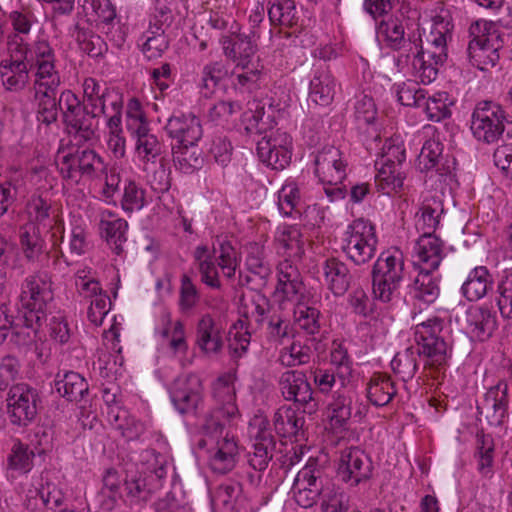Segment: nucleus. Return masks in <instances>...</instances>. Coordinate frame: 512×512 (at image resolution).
Masks as SVG:
<instances>
[{
	"instance_id": "4",
	"label": "nucleus",
	"mask_w": 512,
	"mask_h": 512,
	"mask_svg": "<svg viewBox=\"0 0 512 512\" xmlns=\"http://www.w3.org/2000/svg\"><path fill=\"white\" fill-rule=\"evenodd\" d=\"M404 277V253L396 247L381 252L371 271L373 298L386 304L398 301Z\"/></svg>"
},
{
	"instance_id": "17",
	"label": "nucleus",
	"mask_w": 512,
	"mask_h": 512,
	"mask_svg": "<svg viewBox=\"0 0 512 512\" xmlns=\"http://www.w3.org/2000/svg\"><path fill=\"white\" fill-rule=\"evenodd\" d=\"M509 403V385L500 380L486 391L477 410L491 426L501 427L509 419Z\"/></svg>"
},
{
	"instance_id": "37",
	"label": "nucleus",
	"mask_w": 512,
	"mask_h": 512,
	"mask_svg": "<svg viewBox=\"0 0 512 512\" xmlns=\"http://www.w3.org/2000/svg\"><path fill=\"white\" fill-rule=\"evenodd\" d=\"M98 30L117 45L124 42V34L117 18L116 9L110 0H98Z\"/></svg>"
},
{
	"instance_id": "26",
	"label": "nucleus",
	"mask_w": 512,
	"mask_h": 512,
	"mask_svg": "<svg viewBox=\"0 0 512 512\" xmlns=\"http://www.w3.org/2000/svg\"><path fill=\"white\" fill-rule=\"evenodd\" d=\"M165 130L175 140L172 145L197 144L203 134L199 118L190 114L170 117Z\"/></svg>"
},
{
	"instance_id": "10",
	"label": "nucleus",
	"mask_w": 512,
	"mask_h": 512,
	"mask_svg": "<svg viewBox=\"0 0 512 512\" xmlns=\"http://www.w3.org/2000/svg\"><path fill=\"white\" fill-rule=\"evenodd\" d=\"M328 480L324 468L316 459L310 458L297 473L292 491L296 503L303 508H311L320 502L322 487Z\"/></svg>"
},
{
	"instance_id": "14",
	"label": "nucleus",
	"mask_w": 512,
	"mask_h": 512,
	"mask_svg": "<svg viewBox=\"0 0 512 512\" xmlns=\"http://www.w3.org/2000/svg\"><path fill=\"white\" fill-rule=\"evenodd\" d=\"M505 112L492 101L479 102L472 114L471 131L476 139L485 143L496 142L504 132Z\"/></svg>"
},
{
	"instance_id": "59",
	"label": "nucleus",
	"mask_w": 512,
	"mask_h": 512,
	"mask_svg": "<svg viewBox=\"0 0 512 512\" xmlns=\"http://www.w3.org/2000/svg\"><path fill=\"white\" fill-rule=\"evenodd\" d=\"M34 450L19 440L14 441L8 456V468L20 474H26L33 468Z\"/></svg>"
},
{
	"instance_id": "61",
	"label": "nucleus",
	"mask_w": 512,
	"mask_h": 512,
	"mask_svg": "<svg viewBox=\"0 0 512 512\" xmlns=\"http://www.w3.org/2000/svg\"><path fill=\"white\" fill-rule=\"evenodd\" d=\"M240 492L241 486L238 483L226 482L219 485L211 498L212 507L222 512H233Z\"/></svg>"
},
{
	"instance_id": "33",
	"label": "nucleus",
	"mask_w": 512,
	"mask_h": 512,
	"mask_svg": "<svg viewBox=\"0 0 512 512\" xmlns=\"http://www.w3.org/2000/svg\"><path fill=\"white\" fill-rule=\"evenodd\" d=\"M126 229L127 222L124 219L116 217L110 211H107V218L105 211L101 213V237L116 255H120L123 251V244L126 242Z\"/></svg>"
},
{
	"instance_id": "22",
	"label": "nucleus",
	"mask_w": 512,
	"mask_h": 512,
	"mask_svg": "<svg viewBox=\"0 0 512 512\" xmlns=\"http://www.w3.org/2000/svg\"><path fill=\"white\" fill-rule=\"evenodd\" d=\"M276 295L287 301L304 299L305 286L298 267L290 260L285 259L277 265Z\"/></svg>"
},
{
	"instance_id": "50",
	"label": "nucleus",
	"mask_w": 512,
	"mask_h": 512,
	"mask_svg": "<svg viewBox=\"0 0 512 512\" xmlns=\"http://www.w3.org/2000/svg\"><path fill=\"white\" fill-rule=\"evenodd\" d=\"M246 267L248 271L258 278L257 287L265 286L271 274V269L264 257V249L258 243L247 247Z\"/></svg>"
},
{
	"instance_id": "16",
	"label": "nucleus",
	"mask_w": 512,
	"mask_h": 512,
	"mask_svg": "<svg viewBox=\"0 0 512 512\" xmlns=\"http://www.w3.org/2000/svg\"><path fill=\"white\" fill-rule=\"evenodd\" d=\"M259 159L275 170L286 168L292 158V138L281 130L271 132L257 142Z\"/></svg>"
},
{
	"instance_id": "41",
	"label": "nucleus",
	"mask_w": 512,
	"mask_h": 512,
	"mask_svg": "<svg viewBox=\"0 0 512 512\" xmlns=\"http://www.w3.org/2000/svg\"><path fill=\"white\" fill-rule=\"evenodd\" d=\"M40 315L32 312H23L16 316L15 323L9 329L11 341L17 346H27L31 344L38 330V321Z\"/></svg>"
},
{
	"instance_id": "34",
	"label": "nucleus",
	"mask_w": 512,
	"mask_h": 512,
	"mask_svg": "<svg viewBox=\"0 0 512 512\" xmlns=\"http://www.w3.org/2000/svg\"><path fill=\"white\" fill-rule=\"evenodd\" d=\"M161 487V483L148 480L142 473L128 471L124 482L125 497L130 504L146 502Z\"/></svg>"
},
{
	"instance_id": "24",
	"label": "nucleus",
	"mask_w": 512,
	"mask_h": 512,
	"mask_svg": "<svg viewBox=\"0 0 512 512\" xmlns=\"http://www.w3.org/2000/svg\"><path fill=\"white\" fill-rule=\"evenodd\" d=\"M337 82L327 64L314 65L313 76L309 85V101L321 107L329 106L335 97Z\"/></svg>"
},
{
	"instance_id": "9",
	"label": "nucleus",
	"mask_w": 512,
	"mask_h": 512,
	"mask_svg": "<svg viewBox=\"0 0 512 512\" xmlns=\"http://www.w3.org/2000/svg\"><path fill=\"white\" fill-rule=\"evenodd\" d=\"M58 105L67 127L85 141L91 140L95 133V108H91L86 102L80 103L70 90L61 93Z\"/></svg>"
},
{
	"instance_id": "55",
	"label": "nucleus",
	"mask_w": 512,
	"mask_h": 512,
	"mask_svg": "<svg viewBox=\"0 0 512 512\" xmlns=\"http://www.w3.org/2000/svg\"><path fill=\"white\" fill-rule=\"evenodd\" d=\"M396 166L376 165L375 185L383 194L390 195L397 192L402 186L404 175L402 169Z\"/></svg>"
},
{
	"instance_id": "63",
	"label": "nucleus",
	"mask_w": 512,
	"mask_h": 512,
	"mask_svg": "<svg viewBox=\"0 0 512 512\" xmlns=\"http://www.w3.org/2000/svg\"><path fill=\"white\" fill-rule=\"evenodd\" d=\"M300 190L295 182H287L278 192V209L285 217H293L300 214Z\"/></svg>"
},
{
	"instance_id": "39",
	"label": "nucleus",
	"mask_w": 512,
	"mask_h": 512,
	"mask_svg": "<svg viewBox=\"0 0 512 512\" xmlns=\"http://www.w3.org/2000/svg\"><path fill=\"white\" fill-rule=\"evenodd\" d=\"M396 393L395 382L386 374H373L367 384V397L377 407L389 404Z\"/></svg>"
},
{
	"instance_id": "1",
	"label": "nucleus",
	"mask_w": 512,
	"mask_h": 512,
	"mask_svg": "<svg viewBox=\"0 0 512 512\" xmlns=\"http://www.w3.org/2000/svg\"><path fill=\"white\" fill-rule=\"evenodd\" d=\"M25 57L36 68L33 88L38 103L37 120L49 125L57 119L59 105L55 95L61 83L55 67L54 51L48 41L39 40Z\"/></svg>"
},
{
	"instance_id": "2",
	"label": "nucleus",
	"mask_w": 512,
	"mask_h": 512,
	"mask_svg": "<svg viewBox=\"0 0 512 512\" xmlns=\"http://www.w3.org/2000/svg\"><path fill=\"white\" fill-rule=\"evenodd\" d=\"M453 25L448 12L432 16L430 31L426 35L427 47L416 52L411 62L412 73L423 84H430L438 75V65L447 59V40Z\"/></svg>"
},
{
	"instance_id": "52",
	"label": "nucleus",
	"mask_w": 512,
	"mask_h": 512,
	"mask_svg": "<svg viewBox=\"0 0 512 512\" xmlns=\"http://www.w3.org/2000/svg\"><path fill=\"white\" fill-rule=\"evenodd\" d=\"M269 20L272 24L293 27L298 24L299 12L293 0H273L268 8Z\"/></svg>"
},
{
	"instance_id": "7",
	"label": "nucleus",
	"mask_w": 512,
	"mask_h": 512,
	"mask_svg": "<svg viewBox=\"0 0 512 512\" xmlns=\"http://www.w3.org/2000/svg\"><path fill=\"white\" fill-rule=\"evenodd\" d=\"M377 243L374 225L359 218L348 225L341 240V250L355 265H363L374 257Z\"/></svg>"
},
{
	"instance_id": "6",
	"label": "nucleus",
	"mask_w": 512,
	"mask_h": 512,
	"mask_svg": "<svg viewBox=\"0 0 512 512\" xmlns=\"http://www.w3.org/2000/svg\"><path fill=\"white\" fill-rule=\"evenodd\" d=\"M193 260L200 274V281L216 290L222 288L218 268L225 277L231 279L240 264L237 250L228 241H220L219 247H214L213 251L207 245H198L193 251Z\"/></svg>"
},
{
	"instance_id": "56",
	"label": "nucleus",
	"mask_w": 512,
	"mask_h": 512,
	"mask_svg": "<svg viewBox=\"0 0 512 512\" xmlns=\"http://www.w3.org/2000/svg\"><path fill=\"white\" fill-rule=\"evenodd\" d=\"M138 45L144 56L152 60L162 56L169 47V41L164 32L146 29L138 38Z\"/></svg>"
},
{
	"instance_id": "27",
	"label": "nucleus",
	"mask_w": 512,
	"mask_h": 512,
	"mask_svg": "<svg viewBox=\"0 0 512 512\" xmlns=\"http://www.w3.org/2000/svg\"><path fill=\"white\" fill-rule=\"evenodd\" d=\"M466 323L471 337L479 341L489 339L498 326L496 313L485 306L469 307L466 311Z\"/></svg>"
},
{
	"instance_id": "44",
	"label": "nucleus",
	"mask_w": 512,
	"mask_h": 512,
	"mask_svg": "<svg viewBox=\"0 0 512 512\" xmlns=\"http://www.w3.org/2000/svg\"><path fill=\"white\" fill-rule=\"evenodd\" d=\"M55 389L68 401H78L88 392V384L86 380L76 372H58L55 378Z\"/></svg>"
},
{
	"instance_id": "21",
	"label": "nucleus",
	"mask_w": 512,
	"mask_h": 512,
	"mask_svg": "<svg viewBox=\"0 0 512 512\" xmlns=\"http://www.w3.org/2000/svg\"><path fill=\"white\" fill-rule=\"evenodd\" d=\"M275 109L270 99L248 101L247 109L241 115V123L248 134H262L274 124Z\"/></svg>"
},
{
	"instance_id": "62",
	"label": "nucleus",
	"mask_w": 512,
	"mask_h": 512,
	"mask_svg": "<svg viewBox=\"0 0 512 512\" xmlns=\"http://www.w3.org/2000/svg\"><path fill=\"white\" fill-rule=\"evenodd\" d=\"M20 243L27 260L34 261L42 253L44 241L38 226L25 224L20 229Z\"/></svg>"
},
{
	"instance_id": "38",
	"label": "nucleus",
	"mask_w": 512,
	"mask_h": 512,
	"mask_svg": "<svg viewBox=\"0 0 512 512\" xmlns=\"http://www.w3.org/2000/svg\"><path fill=\"white\" fill-rule=\"evenodd\" d=\"M439 277L434 271L419 269L411 285V293L415 300L424 304H432L440 295Z\"/></svg>"
},
{
	"instance_id": "25",
	"label": "nucleus",
	"mask_w": 512,
	"mask_h": 512,
	"mask_svg": "<svg viewBox=\"0 0 512 512\" xmlns=\"http://www.w3.org/2000/svg\"><path fill=\"white\" fill-rule=\"evenodd\" d=\"M223 327L210 314H204L196 326V345L207 356H215L223 349Z\"/></svg>"
},
{
	"instance_id": "8",
	"label": "nucleus",
	"mask_w": 512,
	"mask_h": 512,
	"mask_svg": "<svg viewBox=\"0 0 512 512\" xmlns=\"http://www.w3.org/2000/svg\"><path fill=\"white\" fill-rule=\"evenodd\" d=\"M315 174L324 185L331 188H324L331 200L344 197V190L340 186L346 177V162L343 160L342 152L334 147L327 146L320 150L314 159Z\"/></svg>"
},
{
	"instance_id": "48",
	"label": "nucleus",
	"mask_w": 512,
	"mask_h": 512,
	"mask_svg": "<svg viewBox=\"0 0 512 512\" xmlns=\"http://www.w3.org/2000/svg\"><path fill=\"white\" fill-rule=\"evenodd\" d=\"M140 461L142 470L138 472L148 480L162 484L168 471L167 458L155 450L147 449L141 453Z\"/></svg>"
},
{
	"instance_id": "36",
	"label": "nucleus",
	"mask_w": 512,
	"mask_h": 512,
	"mask_svg": "<svg viewBox=\"0 0 512 512\" xmlns=\"http://www.w3.org/2000/svg\"><path fill=\"white\" fill-rule=\"evenodd\" d=\"M295 304L294 321L299 330L307 335L314 336L321 330V313L310 305L308 297L292 301Z\"/></svg>"
},
{
	"instance_id": "13",
	"label": "nucleus",
	"mask_w": 512,
	"mask_h": 512,
	"mask_svg": "<svg viewBox=\"0 0 512 512\" xmlns=\"http://www.w3.org/2000/svg\"><path fill=\"white\" fill-rule=\"evenodd\" d=\"M6 402L11 424L25 427L35 419L40 397L34 387L27 383H17L9 388Z\"/></svg>"
},
{
	"instance_id": "43",
	"label": "nucleus",
	"mask_w": 512,
	"mask_h": 512,
	"mask_svg": "<svg viewBox=\"0 0 512 512\" xmlns=\"http://www.w3.org/2000/svg\"><path fill=\"white\" fill-rule=\"evenodd\" d=\"M418 347L419 357L424 359L425 366L431 368L444 367L452 354L451 345L443 337L418 344Z\"/></svg>"
},
{
	"instance_id": "12",
	"label": "nucleus",
	"mask_w": 512,
	"mask_h": 512,
	"mask_svg": "<svg viewBox=\"0 0 512 512\" xmlns=\"http://www.w3.org/2000/svg\"><path fill=\"white\" fill-rule=\"evenodd\" d=\"M235 371H227L219 375L212 383V398L214 407L205 420L213 419L214 422H229L239 416L236 404Z\"/></svg>"
},
{
	"instance_id": "46",
	"label": "nucleus",
	"mask_w": 512,
	"mask_h": 512,
	"mask_svg": "<svg viewBox=\"0 0 512 512\" xmlns=\"http://www.w3.org/2000/svg\"><path fill=\"white\" fill-rule=\"evenodd\" d=\"M319 506L321 512H348L350 497L341 487L328 479L326 485L322 487Z\"/></svg>"
},
{
	"instance_id": "42",
	"label": "nucleus",
	"mask_w": 512,
	"mask_h": 512,
	"mask_svg": "<svg viewBox=\"0 0 512 512\" xmlns=\"http://www.w3.org/2000/svg\"><path fill=\"white\" fill-rule=\"evenodd\" d=\"M376 38L379 43L393 50H399L407 43L402 21L393 17L383 19L377 24Z\"/></svg>"
},
{
	"instance_id": "20",
	"label": "nucleus",
	"mask_w": 512,
	"mask_h": 512,
	"mask_svg": "<svg viewBox=\"0 0 512 512\" xmlns=\"http://www.w3.org/2000/svg\"><path fill=\"white\" fill-rule=\"evenodd\" d=\"M171 401L181 414H195L203 402V386L200 377L190 373L178 377L170 392Z\"/></svg>"
},
{
	"instance_id": "3",
	"label": "nucleus",
	"mask_w": 512,
	"mask_h": 512,
	"mask_svg": "<svg viewBox=\"0 0 512 512\" xmlns=\"http://www.w3.org/2000/svg\"><path fill=\"white\" fill-rule=\"evenodd\" d=\"M226 422L205 420L202 425V437L198 447L204 451L208 466L217 474H226L236 466L239 446L238 440L229 429Z\"/></svg>"
},
{
	"instance_id": "29",
	"label": "nucleus",
	"mask_w": 512,
	"mask_h": 512,
	"mask_svg": "<svg viewBox=\"0 0 512 512\" xmlns=\"http://www.w3.org/2000/svg\"><path fill=\"white\" fill-rule=\"evenodd\" d=\"M274 244L278 254L289 258L300 259L305 252V240L297 225L279 226L275 233Z\"/></svg>"
},
{
	"instance_id": "18",
	"label": "nucleus",
	"mask_w": 512,
	"mask_h": 512,
	"mask_svg": "<svg viewBox=\"0 0 512 512\" xmlns=\"http://www.w3.org/2000/svg\"><path fill=\"white\" fill-rule=\"evenodd\" d=\"M53 300L52 281L45 272H37L27 276L22 285L19 301L27 310L40 315L43 309Z\"/></svg>"
},
{
	"instance_id": "32",
	"label": "nucleus",
	"mask_w": 512,
	"mask_h": 512,
	"mask_svg": "<svg viewBox=\"0 0 512 512\" xmlns=\"http://www.w3.org/2000/svg\"><path fill=\"white\" fill-rule=\"evenodd\" d=\"M493 277L486 266L473 268L461 286V294L470 302L484 298L493 288Z\"/></svg>"
},
{
	"instance_id": "30",
	"label": "nucleus",
	"mask_w": 512,
	"mask_h": 512,
	"mask_svg": "<svg viewBox=\"0 0 512 512\" xmlns=\"http://www.w3.org/2000/svg\"><path fill=\"white\" fill-rule=\"evenodd\" d=\"M352 394L347 390L336 391L327 407V418L334 432H342L348 428L352 416Z\"/></svg>"
},
{
	"instance_id": "5",
	"label": "nucleus",
	"mask_w": 512,
	"mask_h": 512,
	"mask_svg": "<svg viewBox=\"0 0 512 512\" xmlns=\"http://www.w3.org/2000/svg\"><path fill=\"white\" fill-rule=\"evenodd\" d=\"M469 42L467 59L481 71L496 66L500 59L499 51L504 47V33L493 21L478 19L468 29Z\"/></svg>"
},
{
	"instance_id": "28",
	"label": "nucleus",
	"mask_w": 512,
	"mask_h": 512,
	"mask_svg": "<svg viewBox=\"0 0 512 512\" xmlns=\"http://www.w3.org/2000/svg\"><path fill=\"white\" fill-rule=\"evenodd\" d=\"M322 271L325 284L335 296H343L354 281V276L347 264L335 257L323 262Z\"/></svg>"
},
{
	"instance_id": "40",
	"label": "nucleus",
	"mask_w": 512,
	"mask_h": 512,
	"mask_svg": "<svg viewBox=\"0 0 512 512\" xmlns=\"http://www.w3.org/2000/svg\"><path fill=\"white\" fill-rule=\"evenodd\" d=\"M443 213L444 205L440 195L435 193L426 196L421 207V214L417 219V228L421 229L423 234H433Z\"/></svg>"
},
{
	"instance_id": "19",
	"label": "nucleus",
	"mask_w": 512,
	"mask_h": 512,
	"mask_svg": "<svg viewBox=\"0 0 512 512\" xmlns=\"http://www.w3.org/2000/svg\"><path fill=\"white\" fill-rule=\"evenodd\" d=\"M373 464L370 456L358 447H349L342 450L339 464L338 476L350 486H357L363 481L371 478Z\"/></svg>"
},
{
	"instance_id": "58",
	"label": "nucleus",
	"mask_w": 512,
	"mask_h": 512,
	"mask_svg": "<svg viewBox=\"0 0 512 512\" xmlns=\"http://www.w3.org/2000/svg\"><path fill=\"white\" fill-rule=\"evenodd\" d=\"M267 340L276 345H281L285 338L290 335V320L287 314L276 308L274 312L269 314L265 321Z\"/></svg>"
},
{
	"instance_id": "23",
	"label": "nucleus",
	"mask_w": 512,
	"mask_h": 512,
	"mask_svg": "<svg viewBox=\"0 0 512 512\" xmlns=\"http://www.w3.org/2000/svg\"><path fill=\"white\" fill-rule=\"evenodd\" d=\"M224 55L238 67L248 68L256 63L257 45L252 37L245 34H231L220 39Z\"/></svg>"
},
{
	"instance_id": "49",
	"label": "nucleus",
	"mask_w": 512,
	"mask_h": 512,
	"mask_svg": "<svg viewBox=\"0 0 512 512\" xmlns=\"http://www.w3.org/2000/svg\"><path fill=\"white\" fill-rule=\"evenodd\" d=\"M242 69V72L234 74L232 87L240 94L253 93L261 87L264 80V67L256 59V63Z\"/></svg>"
},
{
	"instance_id": "35",
	"label": "nucleus",
	"mask_w": 512,
	"mask_h": 512,
	"mask_svg": "<svg viewBox=\"0 0 512 512\" xmlns=\"http://www.w3.org/2000/svg\"><path fill=\"white\" fill-rule=\"evenodd\" d=\"M74 280L78 296L88 303V319L91 323H96V316L93 311L96 295V270L92 266L82 265L76 270Z\"/></svg>"
},
{
	"instance_id": "51",
	"label": "nucleus",
	"mask_w": 512,
	"mask_h": 512,
	"mask_svg": "<svg viewBox=\"0 0 512 512\" xmlns=\"http://www.w3.org/2000/svg\"><path fill=\"white\" fill-rule=\"evenodd\" d=\"M121 182L120 174L115 167H104L98 175V199L116 206L117 199L119 198V185Z\"/></svg>"
},
{
	"instance_id": "31",
	"label": "nucleus",
	"mask_w": 512,
	"mask_h": 512,
	"mask_svg": "<svg viewBox=\"0 0 512 512\" xmlns=\"http://www.w3.org/2000/svg\"><path fill=\"white\" fill-rule=\"evenodd\" d=\"M415 254L420 269L435 271L444 257L443 243L434 234H422L415 246Z\"/></svg>"
},
{
	"instance_id": "15",
	"label": "nucleus",
	"mask_w": 512,
	"mask_h": 512,
	"mask_svg": "<svg viewBox=\"0 0 512 512\" xmlns=\"http://www.w3.org/2000/svg\"><path fill=\"white\" fill-rule=\"evenodd\" d=\"M278 387L286 401H293L303 413L312 415L318 410L312 387L306 374L300 370H287L278 379Z\"/></svg>"
},
{
	"instance_id": "64",
	"label": "nucleus",
	"mask_w": 512,
	"mask_h": 512,
	"mask_svg": "<svg viewBox=\"0 0 512 512\" xmlns=\"http://www.w3.org/2000/svg\"><path fill=\"white\" fill-rule=\"evenodd\" d=\"M418 357L419 353H417L416 349L408 347L394 356L391 361V367L404 381L410 380L418 369Z\"/></svg>"
},
{
	"instance_id": "54",
	"label": "nucleus",
	"mask_w": 512,
	"mask_h": 512,
	"mask_svg": "<svg viewBox=\"0 0 512 512\" xmlns=\"http://www.w3.org/2000/svg\"><path fill=\"white\" fill-rule=\"evenodd\" d=\"M494 439L490 435L477 434L476 454L477 470L484 477H490L493 473L494 463Z\"/></svg>"
},
{
	"instance_id": "60",
	"label": "nucleus",
	"mask_w": 512,
	"mask_h": 512,
	"mask_svg": "<svg viewBox=\"0 0 512 512\" xmlns=\"http://www.w3.org/2000/svg\"><path fill=\"white\" fill-rule=\"evenodd\" d=\"M126 127L131 135L138 140L150 133L149 123L140 102L136 99L129 101L126 112Z\"/></svg>"
},
{
	"instance_id": "45",
	"label": "nucleus",
	"mask_w": 512,
	"mask_h": 512,
	"mask_svg": "<svg viewBox=\"0 0 512 512\" xmlns=\"http://www.w3.org/2000/svg\"><path fill=\"white\" fill-rule=\"evenodd\" d=\"M173 163L177 170L191 174L200 169L204 158L197 144L172 145Z\"/></svg>"
},
{
	"instance_id": "47",
	"label": "nucleus",
	"mask_w": 512,
	"mask_h": 512,
	"mask_svg": "<svg viewBox=\"0 0 512 512\" xmlns=\"http://www.w3.org/2000/svg\"><path fill=\"white\" fill-rule=\"evenodd\" d=\"M276 433L281 437L296 436L304 425V418L290 406H281L273 416Z\"/></svg>"
},
{
	"instance_id": "53",
	"label": "nucleus",
	"mask_w": 512,
	"mask_h": 512,
	"mask_svg": "<svg viewBox=\"0 0 512 512\" xmlns=\"http://www.w3.org/2000/svg\"><path fill=\"white\" fill-rule=\"evenodd\" d=\"M312 358L310 346L299 340H294L289 346L281 348L278 362L287 368L306 365Z\"/></svg>"
},
{
	"instance_id": "11",
	"label": "nucleus",
	"mask_w": 512,
	"mask_h": 512,
	"mask_svg": "<svg viewBox=\"0 0 512 512\" xmlns=\"http://www.w3.org/2000/svg\"><path fill=\"white\" fill-rule=\"evenodd\" d=\"M37 42L31 48H27L22 43L14 40L9 43L11 52L9 59H4L0 63V77L2 84L9 91L22 90L29 80V69L36 73V68L26 59L27 52L34 49Z\"/></svg>"
},
{
	"instance_id": "57",
	"label": "nucleus",
	"mask_w": 512,
	"mask_h": 512,
	"mask_svg": "<svg viewBox=\"0 0 512 512\" xmlns=\"http://www.w3.org/2000/svg\"><path fill=\"white\" fill-rule=\"evenodd\" d=\"M102 408V415L109 426L119 430L121 435L125 438L132 439L137 435V427L134 420H130L127 417V412L121 409L118 405L108 406Z\"/></svg>"
}]
</instances>
